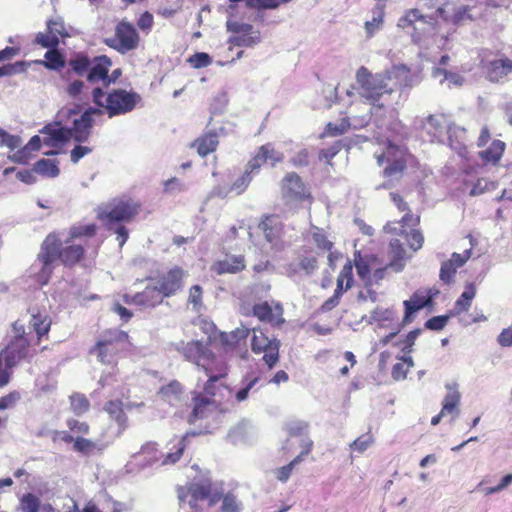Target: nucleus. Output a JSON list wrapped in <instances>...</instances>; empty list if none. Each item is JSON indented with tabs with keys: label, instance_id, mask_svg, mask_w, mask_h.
Listing matches in <instances>:
<instances>
[{
	"label": "nucleus",
	"instance_id": "nucleus-1",
	"mask_svg": "<svg viewBox=\"0 0 512 512\" xmlns=\"http://www.w3.org/2000/svg\"><path fill=\"white\" fill-rule=\"evenodd\" d=\"M97 225H73L69 228L68 236L63 241L56 231L50 232L40 245L37 261L41 264L35 274L36 282L44 286L50 281L57 262L65 268L85 267L86 248L75 241L82 238H92L97 233Z\"/></svg>",
	"mask_w": 512,
	"mask_h": 512
},
{
	"label": "nucleus",
	"instance_id": "nucleus-2",
	"mask_svg": "<svg viewBox=\"0 0 512 512\" xmlns=\"http://www.w3.org/2000/svg\"><path fill=\"white\" fill-rule=\"evenodd\" d=\"M478 4L477 1L467 4L446 1L432 13L425 14L417 8L409 9L399 18L397 25L410 34L414 43L419 44L440 22L459 26L473 21Z\"/></svg>",
	"mask_w": 512,
	"mask_h": 512
},
{
	"label": "nucleus",
	"instance_id": "nucleus-3",
	"mask_svg": "<svg viewBox=\"0 0 512 512\" xmlns=\"http://www.w3.org/2000/svg\"><path fill=\"white\" fill-rule=\"evenodd\" d=\"M141 211L142 203L139 200L121 196L99 206L96 217L108 231L116 234L119 246L123 247L129 238L128 229L124 224L133 222Z\"/></svg>",
	"mask_w": 512,
	"mask_h": 512
},
{
	"label": "nucleus",
	"instance_id": "nucleus-4",
	"mask_svg": "<svg viewBox=\"0 0 512 512\" xmlns=\"http://www.w3.org/2000/svg\"><path fill=\"white\" fill-rule=\"evenodd\" d=\"M133 347L131 338L126 331L120 329H106L97 338L89 353L95 355L99 363L117 368L118 362L131 352Z\"/></svg>",
	"mask_w": 512,
	"mask_h": 512
},
{
	"label": "nucleus",
	"instance_id": "nucleus-5",
	"mask_svg": "<svg viewBox=\"0 0 512 512\" xmlns=\"http://www.w3.org/2000/svg\"><path fill=\"white\" fill-rule=\"evenodd\" d=\"M91 100L95 104L97 115L106 114L109 118L132 112L141 102V96L133 91L115 88L105 92L101 87H95L91 92Z\"/></svg>",
	"mask_w": 512,
	"mask_h": 512
},
{
	"label": "nucleus",
	"instance_id": "nucleus-6",
	"mask_svg": "<svg viewBox=\"0 0 512 512\" xmlns=\"http://www.w3.org/2000/svg\"><path fill=\"white\" fill-rule=\"evenodd\" d=\"M177 496L180 503H188L195 511L198 510V502L208 500L209 506L216 505L223 496V491L214 487L210 480L190 482L177 488Z\"/></svg>",
	"mask_w": 512,
	"mask_h": 512
},
{
	"label": "nucleus",
	"instance_id": "nucleus-7",
	"mask_svg": "<svg viewBox=\"0 0 512 512\" xmlns=\"http://www.w3.org/2000/svg\"><path fill=\"white\" fill-rule=\"evenodd\" d=\"M104 43L124 55L140 47L141 37L136 26L124 17L116 22L113 35L105 38Z\"/></svg>",
	"mask_w": 512,
	"mask_h": 512
},
{
	"label": "nucleus",
	"instance_id": "nucleus-8",
	"mask_svg": "<svg viewBox=\"0 0 512 512\" xmlns=\"http://www.w3.org/2000/svg\"><path fill=\"white\" fill-rule=\"evenodd\" d=\"M356 83L361 97L373 105L384 94L393 92V87H390L384 74H372L365 66H361L356 71Z\"/></svg>",
	"mask_w": 512,
	"mask_h": 512
},
{
	"label": "nucleus",
	"instance_id": "nucleus-9",
	"mask_svg": "<svg viewBox=\"0 0 512 512\" xmlns=\"http://www.w3.org/2000/svg\"><path fill=\"white\" fill-rule=\"evenodd\" d=\"M410 157L411 154L406 148L388 143L385 150L376 155V160L379 166L385 165L384 177L399 178L404 174Z\"/></svg>",
	"mask_w": 512,
	"mask_h": 512
},
{
	"label": "nucleus",
	"instance_id": "nucleus-10",
	"mask_svg": "<svg viewBox=\"0 0 512 512\" xmlns=\"http://www.w3.org/2000/svg\"><path fill=\"white\" fill-rule=\"evenodd\" d=\"M177 351L184 357L185 360L195 364L199 369L204 370L214 364L224 362L218 359L215 353L210 348V342L192 340L189 342H181L177 346Z\"/></svg>",
	"mask_w": 512,
	"mask_h": 512
},
{
	"label": "nucleus",
	"instance_id": "nucleus-11",
	"mask_svg": "<svg viewBox=\"0 0 512 512\" xmlns=\"http://www.w3.org/2000/svg\"><path fill=\"white\" fill-rule=\"evenodd\" d=\"M250 334L251 351L256 355L263 354V362L272 369L279 361L280 341L259 327L252 328Z\"/></svg>",
	"mask_w": 512,
	"mask_h": 512
},
{
	"label": "nucleus",
	"instance_id": "nucleus-12",
	"mask_svg": "<svg viewBox=\"0 0 512 512\" xmlns=\"http://www.w3.org/2000/svg\"><path fill=\"white\" fill-rule=\"evenodd\" d=\"M16 336L8 343V345L0 351L1 362L8 369H12L28 356L30 342L27 338L23 325L13 324Z\"/></svg>",
	"mask_w": 512,
	"mask_h": 512
},
{
	"label": "nucleus",
	"instance_id": "nucleus-13",
	"mask_svg": "<svg viewBox=\"0 0 512 512\" xmlns=\"http://www.w3.org/2000/svg\"><path fill=\"white\" fill-rule=\"evenodd\" d=\"M492 52L485 54L479 62V68L486 80L491 83H503L512 73V59L504 54L491 58Z\"/></svg>",
	"mask_w": 512,
	"mask_h": 512
},
{
	"label": "nucleus",
	"instance_id": "nucleus-14",
	"mask_svg": "<svg viewBox=\"0 0 512 512\" xmlns=\"http://www.w3.org/2000/svg\"><path fill=\"white\" fill-rule=\"evenodd\" d=\"M188 272L181 266H173L166 272L160 273L155 278L156 286L165 298L176 295L184 287Z\"/></svg>",
	"mask_w": 512,
	"mask_h": 512
},
{
	"label": "nucleus",
	"instance_id": "nucleus-15",
	"mask_svg": "<svg viewBox=\"0 0 512 512\" xmlns=\"http://www.w3.org/2000/svg\"><path fill=\"white\" fill-rule=\"evenodd\" d=\"M319 268V262L311 248H302L297 259L285 266L286 275L290 278L311 276Z\"/></svg>",
	"mask_w": 512,
	"mask_h": 512
},
{
	"label": "nucleus",
	"instance_id": "nucleus-16",
	"mask_svg": "<svg viewBox=\"0 0 512 512\" xmlns=\"http://www.w3.org/2000/svg\"><path fill=\"white\" fill-rule=\"evenodd\" d=\"M282 192L285 198L295 203L307 202L309 207L313 202V196L306 187L301 177L295 173H287L283 179Z\"/></svg>",
	"mask_w": 512,
	"mask_h": 512
},
{
	"label": "nucleus",
	"instance_id": "nucleus-17",
	"mask_svg": "<svg viewBox=\"0 0 512 512\" xmlns=\"http://www.w3.org/2000/svg\"><path fill=\"white\" fill-rule=\"evenodd\" d=\"M46 28V32H38L34 39V43L42 48H57L60 42L59 38L69 36L61 17L47 20Z\"/></svg>",
	"mask_w": 512,
	"mask_h": 512
},
{
	"label": "nucleus",
	"instance_id": "nucleus-18",
	"mask_svg": "<svg viewBox=\"0 0 512 512\" xmlns=\"http://www.w3.org/2000/svg\"><path fill=\"white\" fill-rule=\"evenodd\" d=\"M252 314L259 321L267 323L272 327H280L285 322L283 306L275 301H263L254 304Z\"/></svg>",
	"mask_w": 512,
	"mask_h": 512
},
{
	"label": "nucleus",
	"instance_id": "nucleus-19",
	"mask_svg": "<svg viewBox=\"0 0 512 512\" xmlns=\"http://www.w3.org/2000/svg\"><path fill=\"white\" fill-rule=\"evenodd\" d=\"M257 227L264 239L272 246H277L282 242L285 226L278 214L262 215Z\"/></svg>",
	"mask_w": 512,
	"mask_h": 512
},
{
	"label": "nucleus",
	"instance_id": "nucleus-20",
	"mask_svg": "<svg viewBox=\"0 0 512 512\" xmlns=\"http://www.w3.org/2000/svg\"><path fill=\"white\" fill-rule=\"evenodd\" d=\"M282 160L283 154L277 151L272 143H266L257 149L247 162L245 169L255 176L267 161H270L271 165L274 166L276 163L282 162Z\"/></svg>",
	"mask_w": 512,
	"mask_h": 512
},
{
	"label": "nucleus",
	"instance_id": "nucleus-21",
	"mask_svg": "<svg viewBox=\"0 0 512 512\" xmlns=\"http://www.w3.org/2000/svg\"><path fill=\"white\" fill-rule=\"evenodd\" d=\"M52 441L63 442L65 444H72L73 451L76 453L88 456L95 451H100L96 441L86 437H74L69 432L56 430L52 433Z\"/></svg>",
	"mask_w": 512,
	"mask_h": 512
},
{
	"label": "nucleus",
	"instance_id": "nucleus-22",
	"mask_svg": "<svg viewBox=\"0 0 512 512\" xmlns=\"http://www.w3.org/2000/svg\"><path fill=\"white\" fill-rule=\"evenodd\" d=\"M435 293L431 289H418L410 297L409 300L403 302L404 316L403 323L407 324L412 322L413 315L425 307L433 304V297Z\"/></svg>",
	"mask_w": 512,
	"mask_h": 512
},
{
	"label": "nucleus",
	"instance_id": "nucleus-23",
	"mask_svg": "<svg viewBox=\"0 0 512 512\" xmlns=\"http://www.w3.org/2000/svg\"><path fill=\"white\" fill-rule=\"evenodd\" d=\"M352 260L356 268L357 275L363 285L368 288L373 285L372 270L375 268L378 258L374 254H362L361 251L354 252Z\"/></svg>",
	"mask_w": 512,
	"mask_h": 512
},
{
	"label": "nucleus",
	"instance_id": "nucleus-24",
	"mask_svg": "<svg viewBox=\"0 0 512 512\" xmlns=\"http://www.w3.org/2000/svg\"><path fill=\"white\" fill-rule=\"evenodd\" d=\"M423 129L431 142H440L450 129V120L444 113L431 114L425 119Z\"/></svg>",
	"mask_w": 512,
	"mask_h": 512
},
{
	"label": "nucleus",
	"instance_id": "nucleus-25",
	"mask_svg": "<svg viewBox=\"0 0 512 512\" xmlns=\"http://www.w3.org/2000/svg\"><path fill=\"white\" fill-rule=\"evenodd\" d=\"M165 297L162 295L156 285H148L141 292L134 295H125L124 301L127 304L153 308L163 302Z\"/></svg>",
	"mask_w": 512,
	"mask_h": 512
},
{
	"label": "nucleus",
	"instance_id": "nucleus-26",
	"mask_svg": "<svg viewBox=\"0 0 512 512\" xmlns=\"http://www.w3.org/2000/svg\"><path fill=\"white\" fill-rule=\"evenodd\" d=\"M94 110L95 107H90L85 110L78 119L74 120L73 126L68 128L70 138H73L77 142H85L88 140L93 126L92 116L97 115Z\"/></svg>",
	"mask_w": 512,
	"mask_h": 512
},
{
	"label": "nucleus",
	"instance_id": "nucleus-27",
	"mask_svg": "<svg viewBox=\"0 0 512 512\" xmlns=\"http://www.w3.org/2000/svg\"><path fill=\"white\" fill-rule=\"evenodd\" d=\"M470 257V250L463 254L453 253L451 258L442 263L440 268V280L445 284H451L456 276L457 269L462 267Z\"/></svg>",
	"mask_w": 512,
	"mask_h": 512
},
{
	"label": "nucleus",
	"instance_id": "nucleus-28",
	"mask_svg": "<svg viewBox=\"0 0 512 512\" xmlns=\"http://www.w3.org/2000/svg\"><path fill=\"white\" fill-rule=\"evenodd\" d=\"M91 63L92 66H90L86 77L87 81L92 84L101 81L105 87L106 80H108V72L112 66L111 59L106 55H101L94 57Z\"/></svg>",
	"mask_w": 512,
	"mask_h": 512
},
{
	"label": "nucleus",
	"instance_id": "nucleus-29",
	"mask_svg": "<svg viewBox=\"0 0 512 512\" xmlns=\"http://www.w3.org/2000/svg\"><path fill=\"white\" fill-rule=\"evenodd\" d=\"M246 268V259L244 255H231L223 260H217L213 263L211 270L217 275L237 274Z\"/></svg>",
	"mask_w": 512,
	"mask_h": 512
},
{
	"label": "nucleus",
	"instance_id": "nucleus-30",
	"mask_svg": "<svg viewBox=\"0 0 512 512\" xmlns=\"http://www.w3.org/2000/svg\"><path fill=\"white\" fill-rule=\"evenodd\" d=\"M384 76L387 77V82L390 87H393V91L412 85L411 70L404 64L393 66Z\"/></svg>",
	"mask_w": 512,
	"mask_h": 512
},
{
	"label": "nucleus",
	"instance_id": "nucleus-31",
	"mask_svg": "<svg viewBox=\"0 0 512 512\" xmlns=\"http://www.w3.org/2000/svg\"><path fill=\"white\" fill-rule=\"evenodd\" d=\"M44 144L55 147L58 144L65 143L70 139L68 128L63 127L60 123L55 122L46 125L42 130Z\"/></svg>",
	"mask_w": 512,
	"mask_h": 512
},
{
	"label": "nucleus",
	"instance_id": "nucleus-32",
	"mask_svg": "<svg viewBox=\"0 0 512 512\" xmlns=\"http://www.w3.org/2000/svg\"><path fill=\"white\" fill-rule=\"evenodd\" d=\"M203 372L208 377L203 386V391L206 395L214 396L215 383L228 375L229 367L226 362H222L207 367Z\"/></svg>",
	"mask_w": 512,
	"mask_h": 512
},
{
	"label": "nucleus",
	"instance_id": "nucleus-33",
	"mask_svg": "<svg viewBox=\"0 0 512 512\" xmlns=\"http://www.w3.org/2000/svg\"><path fill=\"white\" fill-rule=\"evenodd\" d=\"M104 411L118 425V433H123L128 427V417L124 411V403L120 399L109 400L104 405Z\"/></svg>",
	"mask_w": 512,
	"mask_h": 512
},
{
	"label": "nucleus",
	"instance_id": "nucleus-34",
	"mask_svg": "<svg viewBox=\"0 0 512 512\" xmlns=\"http://www.w3.org/2000/svg\"><path fill=\"white\" fill-rule=\"evenodd\" d=\"M235 35L231 38V42L239 47H249L259 42L258 35L253 34V26L247 23L236 24L232 29Z\"/></svg>",
	"mask_w": 512,
	"mask_h": 512
},
{
	"label": "nucleus",
	"instance_id": "nucleus-35",
	"mask_svg": "<svg viewBox=\"0 0 512 512\" xmlns=\"http://www.w3.org/2000/svg\"><path fill=\"white\" fill-rule=\"evenodd\" d=\"M253 177L254 176L250 172L244 169L243 173L236 178L229 187H218L215 190V194L222 198H225L230 194L241 195L247 190Z\"/></svg>",
	"mask_w": 512,
	"mask_h": 512
},
{
	"label": "nucleus",
	"instance_id": "nucleus-36",
	"mask_svg": "<svg viewBox=\"0 0 512 512\" xmlns=\"http://www.w3.org/2000/svg\"><path fill=\"white\" fill-rule=\"evenodd\" d=\"M218 145V134L215 131H210L196 138L192 142L191 147L196 149L199 156L206 157L210 153L215 152Z\"/></svg>",
	"mask_w": 512,
	"mask_h": 512
},
{
	"label": "nucleus",
	"instance_id": "nucleus-37",
	"mask_svg": "<svg viewBox=\"0 0 512 512\" xmlns=\"http://www.w3.org/2000/svg\"><path fill=\"white\" fill-rule=\"evenodd\" d=\"M251 329L241 326L231 332H220L219 341L225 349H234L245 342Z\"/></svg>",
	"mask_w": 512,
	"mask_h": 512
},
{
	"label": "nucleus",
	"instance_id": "nucleus-38",
	"mask_svg": "<svg viewBox=\"0 0 512 512\" xmlns=\"http://www.w3.org/2000/svg\"><path fill=\"white\" fill-rule=\"evenodd\" d=\"M29 324L37 335V343H40L44 338H48V333L52 325V319L49 315L40 313L39 311H32Z\"/></svg>",
	"mask_w": 512,
	"mask_h": 512
},
{
	"label": "nucleus",
	"instance_id": "nucleus-39",
	"mask_svg": "<svg viewBox=\"0 0 512 512\" xmlns=\"http://www.w3.org/2000/svg\"><path fill=\"white\" fill-rule=\"evenodd\" d=\"M198 434L199 433L196 432H187L185 435H183L177 444L171 448V451L165 455L161 461V464L169 465L177 463L183 456L185 449L188 447L190 437H194Z\"/></svg>",
	"mask_w": 512,
	"mask_h": 512
},
{
	"label": "nucleus",
	"instance_id": "nucleus-40",
	"mask_svg": "<svg viewBox=\"0 0 512 512\" xmlns=\"http://www.w3.org/2000/svg\"><path fill=\"white\" fill-rule=\"evenodd\" d=\"M505 148V142L495 139L486 150L479 152V157L486 163L497 165L505 152Z\"/></svg>",
	"mask_w": 512,
	"mask_h": 512
},
{
	"label": "nucleus",
	"instance_id": "nucleus-41",
	"mask_svg": "<svg viewBox=\"0 0 512 512\" xmlns=\"http://www.w3.org/2000/svg\"><path fill=\"white\" fill-rule=\"evenodd\" d=\"M398 362L392 366L391 377L395 381H403L407 378L408 372L414 367V360L410 355L396 357Z\"/></svg>",
	"mask_w": 512,
	"mask_h": 512
},
{
	"label": "nucleus",
	"instance_id": "nucleus-42",
	"mask_svg": "<svg viewBox=\"0 0 512 512\" xmlns=\"http://www.w3.org/2000/svg\"><path fill=\"white\" fill-rule=\"evenodd\" d=\"M336 289L345 293L347 290L352 288L354 283L353 275V262L348 259L342 267L336 281Z\"/></svg>",
	"mask_w": 512,
	"mask_h": 512
},
{
	"label": "nucleus",
	"instance_id": "nucleus-43",
	"mask_svg": "<svg viewBox=\"0 0 512 512\" xmlns=\"http://www.w3.org/2000/svg\"><path fill=\"white\" fill-rule=\"evenodd\" d=\"M384 6L383 5H377L372 10V19L369 21H366L364 24L366 36L368 38H371L377 31H379L384 23Z\"/></svg>",
	"mask_w": 512,
	"mask_h": 512
},
{
	"label": "nucleus",
	"instance_id": "nucleus-44",
	"mask_svg": "<svg viewBox=\"0 0 512 512\" xmlns=\"http://www.w3.org/2000/svg\"><path fill=\"white\" fill-rule=\"evenodd\" d=\"M476 295V289L474 284H468L461 296L456 300L454 305L455 314H461L467 312L471 307L472 300Z\"/></svg>",
	"mask_w": 512,
	"mask_h": 512
},
{
	"label": "nucleus",
	"instance_id": "nucleus-45",
	"mask_svg": "<svg viewBox=\"0 0 512 512\" xmlns=\"http://www.w3.org/2000/svg\"><path fill=\"white\" fill-rule=\"evenodd\" d=\"M92 60L85 53L75 54L68 62L71 70L78 76L87 75L92 66Z\"/></svg>",
	"mask_w": 512,
	"mask_h": 512
},
{
	"label": "nucleus",
	"instance_id": "nucleus-46",
	"mask_svg": "<svg viewBox=\"0 0 512 512\" xmlns=\"http://www.w3.org/2000/svg\"><path fill=\"white\" fill-rule=\"evenodd\" d=\"M70 408L76 416H82L90 410V401L83 393L75 392L69 396Z\"/></svg>",
	"mask_w": 512,
	"mask_h": 512
},
{
	"label": "nucleus",
	"instance_id": "nucleus-47",
	"mask_svg": "<svg viewBox=\"0 0 512 512\" xmlns=\"http://www.w3.org/2000/svg\"><path fill=\"white\" fill-rule=\"evenodd\" d=\"M311 238L313 244L319 251L330 252L334 246L333 241L329 239L328 234L322 228L313 227Z\"/></svg>",
	"mask_w": 512,
	"mask_h": 512
},
{
	"label": "nucleus",
	"instance_id": "nucleus-48",
	"mask_svg": "<svg viewBox=\"0 0 512 512\" xmlns=\"http://www.w3.org/2000/svg\"><path fill=\"white\" fill-rule=\"evenodd\" d=\"M48 51L45 53V60L41 63L50 70H61L65 66V60L62 53L57 48H47Z\"/></svg>",
	"mask_w": 512,
	"mask_h": 512
},
{
	"label": "nucleus",
	"instance_id": "nucleus-49",
	"mask_svg": "<svg viewBox=\"0 0 512 512\" xmlns=\"http://www.w3.org/2000/svg\"><path fill=\"white\" fill-rule=\"evenodd\" d=\"M35 172L45 177L54 178L60 173L57 160L40 159L34 164Z\"/></svg>",
	"mask_w": 512,
	"mask_h": 512
},
{
	"label": "nucleus",
	"instance_id": "nucleus-50",
	"mask_svg": "<svg viewBox=\"0 0 512 512\" xmlns=\"http://www.w3.org/2000/svg\"><path fill=\"white\" fill-rule=\"evenodd\" d=\"M159 394L163 400L167 401L168 403H173L178 401L182 396L183 387L178 381L173 380L166 386L161 387Z\"/></svg>",
	"mask_w": 512,
	"mask_h": 512
},
{
	"label": "nucleus",
	"instance_id": "nucleus-51",
	"mask_svg": "<svg viewBox=\"0 0 512 512\" xmlns=\"http://www.w3.org/2000/svg\"><path fill=\"white\" fill-rule=\"evenodd\" d=\"M419 334V329L412 330L405 337L395 340L392 345L398 347L404 355H410Z\"/></svg>",
	"mask_w": 512,
	"mask_h": 512
},
{
	"label": "nucleus",
	"instance_id": "nucleus-52",
	"mask_svg": "<svg viewBox=\"0 0 512 512\" xmlns=\"http://www.w3.org/2000/svg\"><path fill=\"white\" fill-rule=\"evenodd\" d=\"M68 431L74 437H85L89 435L91 427L87 421H81L76 418H68L66 420Z\"/></svg>",
	"mask_w": 512,
	"mask_h": 512
},
{
	"label": "nucleus",
	"instance_id": "nucleus-53",
	"mask_svg": "<svg viewBox=\"0 0 512 512\" xmlns=\"http://www.w3.org/2000/svg\"><path fill=\"white\" fill-rule=\"evenodd\" d=\"M259 376L254 375L253 373H249L245 375L242 379L243 387L240 388L236 394L235 399L238 402H242L248 398L249 392L254 388V386L259 382Z\"/></svg>",
	"mask_w": 512,
	"mask_h": 512
},
{
	"label": "nucleus",
	"instance_id": "nucleus-54",
	"mask_svg": "<svg viewBox=\"0 0 512 512\" xmlns=\"http://www.w3.org/2000/svg\"><path fill=\"white\" fill-rule=\"evenodd\" d=\"M406 255L403 244L399 239L391 240L389 243L390 262L388 266L393 267L403 261Z\"/></svg>",
	"mask_w": 512,
	"mask_h": 512
},
{
	"label": "nucleus",
	"instance_id": "nucleus-55",
	"mask_svg": "<svg viewBox=\"0 0 512 512\" xmlns=\"http://www.w3.org/2000/svg\"><path fill=\"white\" fill-rule=\"evenodd\" d=\"M193 401L194 407L188 419L189 423H194L197 419L203 418L204 412L210 404V400L200 394L195 396Z\"/></svg>",
	"mask_w": 512,
	"mask_h": 512
},
{
	"label": "nucleus",
	"instance_id": "nucleus-56",
	"mask_svg": "<svg viewBox=\"0 0 512 512\" xmlns=\"http://www.w3.org/2000/svg\"><path fill=\"white\" fill-rule=\"evenodd\" d=\"M40 499L33 493H25L20 498L19 510L20 512H39Z\"/></svg>",
	"mask_w": 512,
	"mask_h": 512
},
{
	"label": "nucleus",
	"instance_id": "nucleus-57",
	"mask_svg": "<svg viewBox=\"0 0 512 512\" xmlns=\"http://www.w3.org/2000/svg\"><path fill=\"white\" fill-rule=\"evenodd\" d=\"M349 128H350V121H349V118H347V117L341 119L339 124H335V123L329 122L326 125V127H325V130H324V132L322 134V137H325V136H329V137L340 136V135L346 133Z\"/></svg>",
	"mask_w": 512,
	"mask_h": 512
},
{
	"label": "nucleus",
	"instance_id": "nucleus-58",
	"mask_svg": "<svg viewBox=\"0 0 512 512\" xmlns=\"http://www.w3.org/2000/svg\"><path fill=\"white\" fill-rule=\"evenodd\" d=\"M460 402V394L457 390H450L444 397L442 403V414H452L456 412Z\"/></svg>",
	"mask_w": 512,
	"mask_h": 512
},
{
	"label": "nucleus",
	"instance_id": "nucleus-59",
	"mask_svg": "<svg viewBox=\"0 0 512 512\" xmlns=\"http://www.w3.org/2000/svg\"><path fill=\"white\" fill-rule=\"evenodd\" d=\"M41 148V138L38 135L33 136L29 142L16 154L19 160L24 161L28 158L29 153L32 151H38Z\"/></svg>",
	"mask_w": 512,
	"mask_h": 512
},
{
	"label": "nucleus",
	"instance_id": "nucleus-60",
	"mask_svg": "<svg viewBox=\"0 0 512 512\" xmlns=\"http://www.w3.org/2000/svg\"><path fill=\"white\" fill-rule=\"evenodd\" d=\"M136 28L142 33L148 35L154 26V16L149 11H145L140 14L136 22Z\"/></svg>",
	"mask_w": 512,
	"mask_h": 512
},
{
	"label": "nucleus",
	"instance_id": "nucleus-61",
	"mask_svg": "<svg viewBox=\"0 0 512 512\" xmlns=\"http://www.w3.org/2000/svg\"><path fill=\"white\" fill-rule=\"evenodd\" d=\"M187 62L195 69H200L209 66L212 63V58L205 52H196L191 55Z\"/></svg>",
	"mask_w": 512,
	"mask_h": 512
},
{
	"label": "nucleus",
	"instance_id": "nucleus-62",
	"mask_svg": "<svg viewBox=\"0 0 512 512\" xmlns=\"http://www.w3.org/2000/svg\"><path fill=\"white\" fill-rule=\"evenodd\" d=\"M406 240L409 248L413 251L420 250L424 244V236L419 229H412L409 233H407Z\"/></svg>",
	"mask_w": 512,
	"mask_h": 512
},
{
	"label": "nucleus",
	"instance_id": "nucleus-63",
	"mask_svg": "<svg viewBox=\"0 0 512 512\" xmlns=\"http://www.w3.org/2000/svg\"><path fill=\"white\" fill-rule=\"evenodd\" d=\"M0 144L14 150L21 145V138L17 135H11L0 128Z\"/></svg>",
	"mask_w": 512,
	"mask_h": 512
},
{
	"label": "nucleus",
	"instance_id": "nucleus-64",
	"mask_svg": "<svg viewBox=\"0 0 512 512\" xmlns=\"http://www.w3.org/2000/svg\"><path fill=\"white\" fill-rule=\"evenodd\" d=\"M21 399V395L18 391H11L8 394L0 397V410L11 409Z\"/></svg>",
	"mask_w": 512,
	"mask_h": 512
}]
</instances>
